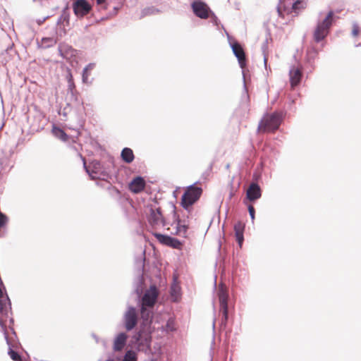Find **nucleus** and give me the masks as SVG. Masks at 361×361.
<instances>
[{
  "mask_svg": "<svg viewBox=\"0 0 361 361\" xmlns=\"http://www.w3.org/2000/svg\"><path fill=\"white\" fill-rule=\"evenodd\" d=\"M158 295L159 291L157 287L152 285L140 298H137L142 320L140 329L135 336L139 350L147 351L151 348L152 334L154 331L152 324Z\"/></svg>",
  "mask_w": 361,
  "mask_h": 361,
  "instance_id": "nucleus-1",
  "label": "nucleus"
},
{
  "mask_svg": "<svg viewBox=\"0 0 361 361\" xmlns=\"http://www.w3.org/2000/svg\"><path fill=\"white\" fill-rule=\"evenodd\" d=\"M339 17L334 10H330L325 17L317 21V44L322 42L331 32V28Z\"/></svg>",
  "mask_w": 361,
  "mask_h": 361,
  "instance_id": "nucleus-2",
  "label": "nucleus"
},
{
  "mask_svg": "<svg viewBox=\"0 0 361 361\" xmlns=\"http://www.w3.org/2000/svg\"><path fill=\"white\" fill-rule=\"evenodd\" d=\"M83 166L87 173L92 180L99 179L106 180L111 177L109 169L99 160H92L87 165L85 159H83Z\"/></svg>",
  "mask_w": 361,
  "mask_h": 361,
  "instance_id": "nucleus-3",
  "label": "nucleus"
},
{
  "mask_svg": "<svg viewBox=\"0 0 361 361\" xmlns=\"http://www.w3.org/2000/svg\"><path fill=\"white\" fill-rule=\"evenodd\" d=\"M285 113L282 111H275L271 114H266L261 120L258 129L264 132L275 131L281 124Z\"/></svg>",
  "mask_w": 361,
  "mask_h": 361,
  "instance_id": "nucleus-4",
  "label": "nucleus"
},
{
  "mask_svg": "<svg viewBox=\"0 0 361 361\" xmlns=\"http://www.w3.org/2000/svg\"><path fill=\"white\" fill-rule=\"evenodd\" d=\"M196 183L188 186L183 194L180 205L188 212L192 209L191 207L200 199L202 193V189L196 186Z\"/></svg>",
  "mask_w": 361,
  "mask_h": 361,
  "instance_id": "nucleus-5",
  "label": "nucleus"
},
{
  "mask_svg": "<svg viewBox=\"0 0 361 361\" xmlns=\"http://www.w3.org/2000/svg\"><path fill=\"white\" fill-rule=\"evenodd\" d=\"M147 221L153 228H157L161 225L163 227L169 225V223L164 217L161 208H153L152 206H150L149 208V214L147 216Z\"/></svg>",
  "mask_w": 361,
  "mask_h": 361,
  "instance_id": "nucleus-6",
  "label": "nucleus"
},
{
  "mask_svg": "<svg viewBox=\"0 0 361 361\" xmlns=\"http://www.w3.org/2000/svg\"><path fill=\"white\" fill-rule=\"evenodd\" d=\"M123 325L126 331H130L135 328L138 322V314L133 306H128L123 317Z\"/></svg>",
  "mask_w": 361,
  "mask_h": 361,
  "instance_id": "nucleus-7",
  "label": "nucleus"
},
{
  "mask_svg": "<svg viewBox=\"0 0 361 361\" xmlns=\"http://www.w3.org/2000/svg\"><path fill=\"white\" fill-rule=\"evenodd\" d=\"M218 295L219 300V312L222 314V318L220 322V326L221 327L225 328L226 326L227 322L228 319V295L226 291L224 289H221Z\"/></svg>",
  "mask_w": 361,
  "mask_h": 361,
  "instance_id": "nucleus-8",
  "label": "nucleus"
},
{
  "mask_svg": "<svg viewBox=\"0 0 361 361\" xmlns=\"http://www.w3.org/2000/svg\"><path fill=\"white\" fill-rule=\"evenodd\" d=\"M173 223H171L170 225L173 226V224H176V231L174 233L171 232V234L185 238L187 236L188 225L185 224V220L182 221L180 219L179 215L176 212V207L174 204H173Z\"/></svg>",
  "mask_w": 361,
  "mask_h": 361,
  "instance_id": "nucleus-9",
  "label": "nucleus"
},
{
  "mask_svg": "<svg viewBox=\"0 0 361 361\" xmlns=\"http://www.w3.org/2000/svg\"><path fill=\"white\" fill-rule=\"evenodd\" d=\"M73 10L78 18H83L92 10L91 4L87 0H76L73 3Z\"/></svg>",
  "mask_w": 361,
  "mask_h": 361,
  "instance_id": "nucleus-10",
  "label": "nucleus"
},
{
  "mask_svg": "<svg viewBox=\"0 0 361 361\" xmlns=\"http://www.w3.org/2000/svg\"><path fill=\"white\" fill-rule=\"evenodd\" d=\"M191 7L196 16L202 19H207L209 17L210 8L202 1H195L192 3Z\"/></svg>",
  "mask_w": 361,
  "mask_h": 361,
  "instance_id": "nucleus-11",
  "label": "nucleus"
},
{
  "mask_svg": "<svg viewBox=\"0 0 361 361\" xmlns=\"http://www.w3.org/2000/svg\"><path fill=\"white\" fill-rule=\"evenodd\" d=\"M154 236L162 245L169 246L174 249H180L183 245L180 240L168 235L155 233H154Z\"/></svg>",
  "mask_w": 361,
  "mask_h": 361,
  "instance_id": "nucleus-12",
  "label": "nucleus"
},
{
  "mask_svg": "<svg viewBox=\"0 0 361 361\" xmlns=\"http://www.w3.org/2000/svg\"><path fill=\"white\" fill-rule=\"evenodd\" d=\"M8 318H6L5 317H0V327L1 329L2 332L4 333L7 345H8V354L9 355L10 357L13 360H17L20 358V356L19 354L14 351L13 350V345L11 341V338L8 336L7 330H6V321Z\"/></svg>",
  "mask_w": 361,
  "mask_h": 361,
  "instance_id": "nucleus-13",
  "label": "nucleus"
},
{
  "mask_svg": "<svg viewBox=\"0 0 361 361\" xmlns=\"http://www.w3.org/2000/svg\"><path fill=\"white\" fill-rule=\"evenodd\" d=\"M125 0H107L104 11L107 12L108 17L115 16L123 7Z\"/></svg>",
  "mask_w": 361,
  "mask_h": 361,
  "instance_id": "nucleus-14",
  "label": "nucleus"
},
{
  "mask_svg": "<svg viewBox=\"0 0 361 361\" xmlns=\"http://www.w3.org/2000/svg\"><path fill=\"white\" fill-rule=\"evenodd\" d=\"M262 196V190L258 183L252 182L249 185L247 192L246 197L250 202H255L259 199Z\"/></svg>",
  "mask_w": 361,
  "mask_h": 361,
  "instance_id": "nucleus-15",
  "label": "nucleus"
},
{
  "mask_svg": "<svg viewBox=\"0 0 361 361\" xmlns=\"http://www.w3.org/2000/svg\"><path fill=\"white\" fill-rule=\"evenodd\" d=\"M232 50L236 58L238 59L240 68L246 66V56L243 47L238 42L232 44Z\"/></svg>",
  "mask_w": 361,
  "mask_h": 361,
  "instance_id": "nucleus-16",
  "label": "nucleus"
},
{
  "mask_svg": "<svg viewBox=\"0 0 361 361\" xmlns=\"http://www.w3.org/2000/svg\"><path fill=\"white\" fill-rule=\"evenodd\" d=\"M146 183L142 176H136L129 183L128 188L129 190L137 194L142 192L145 187Z\"/></svg>",
  "mask_w": 361,
  "mask_h": 361,
  "instance_id": "nucleus-17",
  "label": "nucleus"
},
{
  "mask_svg": "<svg viewBox=\"0 0 361 361\" xmlns=\"http://www.w3.org/2000/svg\"><path fill=\"white\" fill-rule=\"evenodd\" d=\"M302 69H290L289 80L291 87L293 89L298 86L301 81L302 77Z\"/></svg>",
  "mask_w": 361,
  "mask_h": 361,
  "instance_id": "nucleus-18",
  "label": "nucleus"
},
{
  "mask_svg": "<svg viewBox=\"0 0 361 361\" xmlns=\"http://www.w3.org/2000/svg\"><path fill=\"white\" fill-rule=\"evenodd\" d=\"M145 262V250H142L139 255L135 257V269L137 274H143Z\"/></svg>",
  "mask_w": 361,
  "mask_h": 361,
  "instance_id": "nucleus-19",
  "label": "nucleus"
},
{
  "mask_svg": "<svg viewBox=\"0 0 361 361\" xmlns=\"http://www.w3.org/2000/svg\"><path fill=\"white\" fill-rule=\"evenodd\" d=\"M128 336L124 332L119 333L114 341V350L115 351L121 350L126 344Z\"/></svg>",
  "mask_w": 361,
  "mask_h": 361,
  "instance_id": "nucleus-20",
  "label": "nucleus"
},
{
  "mask_svg": "<svg viewBox=\"0 0 361 361\" xmlns=\"http://www.w3.org/2000/svg\"><path fill=\"white\" fill-rule=\"evenodd\" d=\"M145 279L143 274H137L133 282L134 292L136 293L137 298H140L143 293V285Z\"/></svg>",
  "mask_w": 361,
  "mask_h": 361,
  "instance_id": "nucleus-21",
  "label": "nucleus"
},
{
  "mask_svg": "<svg viewBox=\"0 0 361 361\" xmlns=\"http://www.w3.org/2000/svg\"><path fill=\"white\" fill-rule=\"evenodd\" d=\"M121 159L126 164H130L135 159L133 151L129 147H124L121 153Z\"/></svg>",
  "mask_w": 361,
  "mask_h": 361,
  "instance_id": "nucleus-22",
  "label": "nucleus"
},
{
  "mask_svg": "<svg viewBox=\"0 0 361 361\" xmlns=\"http://www.w3.org/2000/svg\"><path fill=\"white\" fill-rule=\"evenodd\" d=\"M52 133L56 137L62 141H66L68 138V135L66 132L59 127L54 126L52 128Z\"/></svg>",
  "mask_w": 361,
  "mask_h": 361,
  "instance_id": "nucleus-23",
  "label": "nucleus"
},
{
  "mask_svg": "<svg viewBox=\"0 0 361 361\" xmlns=\"http://www.w3.org/2000/svg\"><path fill=\"white\" fill-rule=\"evenodd\" d=\"M60 51L61 53V55L66 59H68L69 56H75L76 53V51L75 49H72L71 47L68 46H61Z\"/></svg>",
  "mask_w": 361,
  "mask_h": 361,
  "instance_id": "nucleus-24",
  "label": "nucleus"
},
{
  "mask_svg": "<svg viewBox=\"0 0 361 361\" xmlns=\"http://www.w3.org/2000/svg\"><path fill=\"white\" fill-rule=\"evenodd\" d=\"M92 69H82V80L83 83L90 85L92 82L94 78L91 76Z\"/></svg>",
  "mask_w": 361,
  "mask_h": 361,
  "instance_id": "nucleus-25",
  "label": "nucleus"
},
{
  "mask_svg": "<svg viewBox=\"0 0 361 361\" xmlns=\"http://www.w3.org/2000/svg\"><path fill=\"white\" fill-rule=\"evenodd\" d=\"M67 97L69 98L70 101L74 102L75 105H78L81 102L79 99L78 93L76 90L68 92Z\"/></svg>",
  "mask_w": 361,
  "mask_h": 361,
  "instance_id": "nucleus-26",
  "label": "nucleus"
},
{
  "mask_svg": "<svg viewBox=\"0 0 361 361\" xmlns=\"http://www.w3.org/2000/svg\"><path fill=\"white\" fill-rule=\"evenodd\" d=\"M137 356L135 351L132 350H128L122 361H137Z\"/></svg>",
  "mask_w": 361,
  "mask_h": 361,
  "instance_id": "nucleus-27",
  "label": "nucleus"
},
{
  "mask_svg": "<svg viewBox=\"0 0 361 361\" xmlns=\"http://www.w3.org/2000/svg\"><path fill=\"white\" fill-rule=\"evenodd\" d=\"M245 71H249V69H244V68H242V75H243V87H244V94L245 95V98L247 100L249 99V95H248V93H247V86H246V80H245V76H246V72Z\"/></svg>",
  "mask_w": 361,
  "mask_h": 361,
  "instance_id": "nucleus-28",
  "label": "nucleus"
},
{
  "mask_svg": "<svg viewBox=\"0 0 361 361\" xmlns=\"http://www.w3.org/2000/svg\"><path fill=\"white\" fill-rule=\"evenodd\" d=\"M243 233L244 232H240V231L235 232V238H236V240H237L238 244L240 246V247H242V245H243V243L244 240Z\"/></svg>",
  "mask_w": 361,
  "mask_h": 361,
  "instance_id": "nucleus-29",
  "label": "nucleus"
},
{
  "mask_svg": "<svg viewBox=\"0 0 361 361\" xmlns=\"http://www.w3.org/2000/svg\"><path fill=\"white\" fill-rule=\"evenodd\" d=\"M244 229H245V225L242 222L238 221L236 224H235V225H234V231L235 232H236V231L244 232Z\"/></svg>",
  "mask_w": 361,
  "mask_h": 361,
  "instance_id": "nucleus-30",
  "label": "nucleus"
},
{
  "mask_svg": "<svg viewBox=\"0 0 361 361\" xmlns=\"http://www.w3.org/2000/svg\"><path fill=\"white\" fill-rule=\"evenodd\" d=\"M360 32V27L358 24L356 22H354L353 24V29H352V35L353 37H357L359 35Z\"/></svg>",
  "mask_w": 361,
  "mask_h": 361,
  "instance_id": "nucleus-31",
  "label": "nucleus"
},
{
  "mask_svg": "<svg viewBox=\"0 0 361 361\" xmlns=\"http://www.w3.org/2000/svg\"><path fill=\"white\" fill-rule=\"evenodd\" d=\"M106 1L107 0H96L97 6L99 11H104L105 6H106Z\"/></svg>",
  "mask_w": 361,
  "mask_h": 361,
  "instance_id": "nucleus-32",
  "label": "nucleus"
},
{
  "mask_svg": "<svg viewBox=\"0 0 361 361\" xmlns=\"http://www.w3.org/2000/svg\"><path fill=\"white\" fill-rule=\"evenodd\" d=\"M247 209H248L250 216L253 223L255 218V209L254 207L251 204L247 207Z\"/></svg>",
  "mask_w": 361,
  "mask_h": 361,
  "instance_id": "nucleus-33",
  "label": "nucleus"
},
{
  "mask_svg": "<svg viewBox=\"0 0 361 361\" xmlns=\"http://www.w3.org/2000/svg\"><path fill=\"white\" fill-rule=\"evenodd\" d=\"M68 92L75 91V85L74 84V82H68Z\"/></svg>",
  "mask_w": 361,
  "mask_h": 361,
  "instance_id": "nucleus-34",
  "label": "nucleus"
},
{
  "mask_svg": "<svg viewBox=\"0 0 361 361\" xmlns=\"http://www.w3.org/2000/svg\"><path fill=\"white\" fill-rule=\"evenodd\" d=\"M300 4H301V2H300V1H298L295 2V3L293 4V7H292L293 10L295 12H296V10L299 8V5H300Z\"/></svg>",
  "mask_w": 361,
  "mask_h": 361,
  "instance_id": "nucleus-35",
  "label": "nucleus"
},
{
  "mask_svg": "<svg viewBox=\"0 0 361 361\" xmlns=\"http://www.w3.org/2000/svg\"><path fill=\"white\" fill-rule=\"evenodd\" d=\"M68 74H67V79H68V82H73V75L72 73L70 72V69H68Z\"/></svg>",
  "mask_w": 361,
  "mask_h": 361,
  "instance_id": "nucleus-36",
  "label": "nucleus"
},
{
  "mask_svg": "<svg viewBox=\"0 0 361 361\" xmlns=\"http://www.w3.org/2000/svg\"><path fill=\"white\" fill-rule=\"evenodd\" d=\"M92 336L94 338V339L95 340L96 343H99V337L97 335H95L94 334H92Z\"/></svg>",
  "mask_w": 361,
  "mask_h": 361,
  "instance_id": "nucleus-37",
  "label": "nucleus"
},
{
  "mask_svg": "<svg viewBox=\"0 0 361 361\" xmlns=\"http://www.w3.org/2000/svg\"><path fill=\"white\" fill-rule=\"evenodd\" d=\"M166 327H167V329H170V331H173V328H172V326H171V324H170V322H167V324H166Z\"/></svg>",
  "mask_w": 361,
  "mask_h": 361,
  "instance_id": "nucleus-38",
  "label": "nucleus"
},
{
  "mask_svg": "<svg viewBox=\"0 0 361 361\" xmlns=\"http://www.w3.org/2000/svg\"><path fill=\"white\" fill-rule=\"evenodd\" d=\"M233 195H234V192L233 191H231L229 193V197H228L229 200H231Z\"/></svg>",
  "mask_w": 361,
  "mask_h": 361,
  "instance_id": "nucleus-39",
  "label": "nucleus"
},
{
  "mask_svg": "<svg viewBox=\"0 0 361 361\" xmlns=\"http://www.w3.org/2000/svg\"><path fill=\"white\" fill-rule=\"evenodd\" d=\"M215 323H216V318H214V320H213V323H212L213 329H215Z\"/></svg>",
  "mask_w": 361,
  "mask_h": 361,
  "instance_id": "nucleus-40",
  "label": "nucleus"
},
{
  "mask_svg": "<svg viewBox=\"0 0 361 361\" xmlns=\"http://www.w3.org/2000/svg\"><path fill=\"white\" fill-rule=\"evenodd\" d=\"M10 322L11 324L13 323V319L12 317H10Z\"/></svg>",
  "mask_w": 361,
  "mask_h": 361,
  "instance_id": "nucleus-41",
  "label": "nucleus"
},
{
  "mask_svg": "<svg viewBox=\"0 0 361 361\" xmlns=\"http://www.w3.org/2000/svg\"><path fill=\"white\" fill-rule=\"evenodd\" d=\"M264 66H265V67H267V58L266 57L264 58Z\"/></svg>",
  "mask_w": 361,
  "mask_h": 361,
  "instance_id": "nucleus-42",
  "label": "nucleus"
},
{
  "mask_svg": "<svg viewBox=\"0 0 361 361\" xmlns=\"http://www.w3.org/2000/svg\"><path fill=\"white\" fill-rule=\"evenodd\" d=\"M35 2H41L42 0H33Z\"/></svg>",
  "mask_w": 361,
  "mask_h": 361,
  "instance_id": "nucleus-43",
  "label": "nucleus"
},
{
  "mask_svg": "<svg viewBox=\"0 0 361 361\" xmlns=\"http://www.w3.org/2000/svg\"><path fill=\"white\" fill-rule=\"evenodd\" d=\"M106 183L109 185L108 188H110L111 187V184L109 183Z\"/></svg>",
  "mask_w": 361,
  "mask_h": 361,
  "instance_id": "nucleus-44",
  "label": "nucleus"
},
{
  "mask_svg": "<svg viewBox=\"0 0 361 361\" xmlns=\"http://www.w3.org/2000/svg\"><path fill=\"white\" fill-rule=\"evenodd\" d=\"M114 189L116 191V192H117V193H118V192H119L118 190V189H116V188H114Z\"/></svg>",
  "mask_w": 361,
  "mask_h": 361,
  "instance_id": "nucleus-45",
  "label": "nucleus"
},
{
  "mask_svg": "<svg viewBox=\"0 0 361 361\" xmlns=\"http://www.w3.org/2000/svg\"><path fill=\"white\" fill-rule=\"evenodd\" d=\"M11 331H12L13 334L16 336V333H15L13 329H11Z\"/></svg>",
  "mask_w": 361,
  "mask_h": 361,
  "instance_id": "nucleus-46",
  "label": "nucleus"
},
{
  "mask_svg": "<svg viewBox=\"0 0 361 361\" xmlns=\"http://www.w3.org/2000/svg\"><path fill=\"white\" fill-rule=\"evenodd\" d=\"M356 47H361V43H359L355 45Z\"/></svg>",
  "mask_w": 361,
  "mask_h": 361,
  "instance_id": "nucleus-47",
  "label": "nucleus"
},
{
  "mask_svg": "<svg viewBox=\"0 0 361 361\" xmlns=\"http://www.w3.org/2000/svg\"><path fill=\"white\" fill-rule=\"evenodd\" d=\"M106 361H114V360H112V359H108V360H106Z\"/></svg>",
  "mask_w": 361,
  "mask_h": 361,
  "instance_id": "nucleus-48",
  "label": "nucleus"
},
{
  "mask_svg": "<svg viewBox=\"0 0 361 361\" xmlns=\"http://www.w3.org/2000/svg\"><path fill=\"white\" fill-rule=\"evenodd\" d=\"M229 166H230V165L228 164L226 167V169H228Z\"/></svg>",
  "mask_w": 361,
  "mask_h": 361,
  "instance_id": "nucleus-49",
  "label": "nucleus"
},
{
  "mask_svg": "<svg viewBox=\"0 0 361 361\" xmlns=\"http://www.w3.org/2000/svg\"><path fill=\"white\" fill-rule=\"evenodd\" d=\"M15 361H22V360H21V359L20 358V359H18V360H15Z\"/></svg>",
  "mask_w": 361,
  "mask_h": 361,
  "instance_id": "nucleus-50",
  "label": "nucleus"
},
{
  "mask_svg": "<svg viewBox=\"0 0 361 361\" xmlns=\"http://www.w3.org/2000/svg\"><path fill=\"white\" fill-rule=\"evenodd\" d=\"M75 130L78 133L79 128H77V129H75Z\"/></svg>",
  "mask_w": 361,
  "mask_h": 361,
  "instance_id": "nucleus-51",
  "label": "nucleus"
}]
</instances>
